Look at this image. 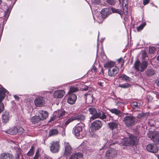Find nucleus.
<instances>
[{"mask_svg":"<svg viewBox=\"0 0 159 159\" xmlns=\"http://www.w3.org/2000/svg\"><path fill=\"white\" fill-rule=\"evenodd\" d=\"M117 139V143L125 146H133L137 141V138L132 134L129 135L128 138L120 139L118 138Z\"/></svg>","mask_w":159,"mask_h":159,"instance_id":"obj_1","label":"nucleus"},{"mask_svg":"<svg viewBox=\"0 0 159 159\" xmlns=\"http://www.w3.org/2000/svg\"><path fill=\"white\" fill-rule=\"evenodd\" d=\"M136 118L132 116H127L124 117L123 121L128 127L132 126L136 122Z\"/></svg>","mask_w":159,"mask_h":159,"instance_id":"obj_2","label":"nucleus"},{"mask_svg":"<svg viewBox=\"0 0 159 159\" xmlns=\"http://www.w3.org/2000/svg\"><path fill=\"white\" fill-rule=\"evenodd\" d=\"M85 119V117L83 115L80 114L77 115L72 116L68 119L65 122V126L67 125L70 123L75 120L83 121Z\"/></svg>","mask_w":159,"mask_h":159,"instance_id":"obj_3","label":"nucleus"},{"mask_svg":"<svg viewBox=\"0 0 159 159\" xmlns=\"http://www.w3.org/2000/svg\"><path fill=\"white\" fill-rule=\"evenodd\" d=\"M148 136L155 143L159 144V133L157 131H149Z\"/></svg>","mask_w":159,"mask_h":159,"instance_id":"obj_4","label":"nucleus"},{"mask_svg":"<svg viewBox=\"0 0 159 159\" xmlns=\"http://www.w3.org/2000/svg\"><path fill=\"white\" fill-rule=\"evenodd\" d=\"M7 91L4 88H0V113L4 109V106L2 102L5 97V94Z\"/></svg>","mask_w":159,"mask_h":159,"instance_id":"obj_5","label":"nucleus"},{"mask_svg":"<svg viewBox=\"0 0 159 159\" xmlns=\"http://www.w3.org/2000/svg\"><path fill=\"white\" fill-rule=\"evenodd\" d=\"M117 151L115 149L110 148L106 152V157L107 159H113L117 156Z\"/></svg>","mask_w":159,"mask_h":159,"instance_id":"obj_6","label":"nucleus"},{"mask_svg":"<svg viewBox=\"0 0 159 159\" xmlns=\"http://www.w3.org/2000/svg\"><path fill=\"white\" fill-rule=\"evenodd\" d=\"M106 118L107 116L104 112L99 111L98 112L97 110H96L95 113H94L93 116H92L90 117V120H93L96 119L98 118L102 120H104L106 119Z\"/></svg>","mask_w":159,"mask_h":159,"instance_id":"obj_7","label":"nucleus"},{"mask_svg":"<svg viewBox=\"0 0 159 159\" xmlns=\"http://www.w3.org/2000/svg\"><path fill=\"white\" fill-rule=\"evenodd\" d=\"M102 125V124L101 120H96L91 123V128L93 130L96 131L99 129Z\"/></svg>","mask_w":159,"mask_h":159,"instance_id":"obj_8","label":"nucleus"},{"mask_svg":"<svg viewBox=\"0 0 159 159\" xmlns=\"http://www.w3.org/2000/svg\"><path fill=\"white\" fill-rule=\"evenodd\" d=\"M34 103L36 107H40L45 105V101L43 97H39L35 98L34 100Z\"/></svg>","mask_w":159,"mask_h":159,"instance_id":"obj_9","label":"nucleus"},{"mask_svg":"<svg viewBox=\"0 0 159 159\" xmlns=\"http://www.w3.org/2000/svg\"><path fill=\"white\" fill-rule=\"evenodd\" d=\"M65 151L64 153V156L67 157L72 152V149L68 142H65Z\"/></svg>","mask_w":159,"mask_h":159,"instance_id":"obj_10","label":"nucleus"},{"mask_svg":"<svg viewBox=\"0 0 159 159\" xmlns=\"http://www.w3.org/2000/svg\"><path fill=\"white\" fill-rule=\"evenodd\" d=\"M146 149L150 152L155 153L158 151V148L157 146L155 144L150 143L147 146Z\"/></svg>","mask_w":159,"mask_h":159,"instance_id":"obj_11","label":"nucleus"},{"mask_svg":"<svg viewBox=\"0 0 159 159\" xmlns=\"http://www.w3.org/2000/svg\"><path fill=\"white\" fill-rule=\"evenodd\" d=\"M50 150L53 153H56L59 151L60 145L58 142H53L50 146Z\"/></svg>","mask_w":159,"mask_h":159,"instance_id":"obj_12","label":"nucleus"},{"mask_svg":"<svg viewBox=\"0 0 159 159\" xmlns=\"http://www.w3.org/2000/svg\"><path fill=\"white\" fill-rule=\"evenodd\" d=\"M119 69L118 67L115 66L114 67H112L108 69V75L111 77H114L115 76L118 72Z\"/></svg>","mask_w":159,"mask_h":159,"instance_id":"obj_13","label":"nucleus"},{"mask_svg":"<svg viewBox=\"0 0 159 159\" xmlns=\"http://www.w3.org/2000/svg\"><path fill=\"white\" fill-rule=\"evenodd\" d=\"M67 96V102L70 104H73L75 103L77 99L76 95L74 94L68 93Z\"/></svg>","mask_w":159,"mask_h":159,"instance_id":"obj_14","label":"nucleus"},{"mask_svg":"<svg viewBox=\"0 0 159 159\" xmlns=\"http://www.w3.org/2000/svg\"><path fill=\"white\" fill-rule=\"evenodd\" d=\"M82 128L80 126H75L73 129V131L75 135L77 137H79V138H81L82 136L80 135L82 133Z\"/></svg>","mask_w":159,"mask_h":159,"instance_id":"obj_15","label":"nucleus"},{"mask_svg":"<svg viewBox=\"0 0 159 159\" xmlns=\"http://www.w3.org/2000/svg\"><path fill=\"white\" fill-rule=\"evenodd\" d=\"M65 92L63 90L56 91L53 93V97L56 98H60L65 94Z\"/></svg>","mask_w":159,"mask_h":159,"instance_id":"obj_16","label":"nucleus"},{"mask_svg":"<svg viewBox=\"0 0 159 159\" xmlns=\"http://www.w3.org/2000/svg\"><path fill=\"white\" fill-rule=\"evenodd\" d=\"M39 113L38 116L41 120L45 119L48 117V113L46 111L40 110L39 111Z\"/></svg>","mask_w":159,"mask_h":159,"instance_id":"obj_17","label":"nucleus"},{"mask_svg":"<svg viewBox=\"0 0 159 159\" xmlns=\"http://www.w3.org/2000/svg\"><path fill=\"white\" fill-rule=\"evenodd\" d=\"M0 159H14V158L11 154L4 152L0 154Z\"/></svg>","mask_w":159,"mask_h":159,"instance_id":"obj_18","label":"nucleus"},{"mask_svg":"<svg viewBox=\"0 0 159 159\" xmlns=\"http://www.w3.org/2000/svg\"><path fill=\"white\" fill-rule=\"evenodd\" d=\"M10 117L9 114L8 112L5 111L2 113V118L3 122H7L9 120Z\"/></svg>","mask_w":159,"mask_h":159,"instance_id":"obj_19","label":"nucleus"},{"mask_svg":"<svg viewBox=\"0 0 159 159\" xmlns=\"http://www.w3.org/2000/svg\"><path fill=\"white\" fill-rule=\"evenodd\" d=\"M109 127L111 129L113 130L114 129H116L118 127V124L117 120H115V121H112L108 123Z\"/></svg>","mask_w":159,"mask_h":159,"instance_id":"obj_20","label":"nucleus"},{"mask_svg":"<svg viewBox=\"0 0 159 159\" xmlns=\"http://www.w3.org/2000/svg\"><path fill=\"white\" fill-rule=\"evenodd\" d=\"M83 156V154L80 152L73 153L69 157V159H78L82 157Z\"/></svg>","mask_w":159,"mask_h":159,"instance_id":"obj_21","label":"nucleus"},{"mask_svg":"<svg viewBox=\"0 0 159 159\" xmlns=\"http://www.w3.org/2000/svg\"><path fill=\"white\" fill-rule=\"evenodd\" d=\"M109 111L112 113L118 116L121 115V112L120 110L115 108L108 109Z\"/></svg>","mask_w":159,"mask_h":159,"instance_id":"obj_22","label":"nucleus"},{"mask_svg":"<svg viewBox=\"0 0 159 159\" xmlns=\"http://www.w3.org/2000/svg\"><path fill=\"white\" fill-rule=\"evenodd\" d=\"M148 65V63L147 61H143L140 64V71H143L147 67Z\"/></svg>","mask_w":159,"mask_h":159,"instance_id":"obj_23","label":"nucleus"},{"mask_svg":"<svg viewBox=\"0 0 159 159\" xmlns=\"http://www.w3.org/2000/svg\"><path fill=\"white\" fill-rule=\"evenodd\" d=\"M16 127H13L7 130L6 132L10 134H14L17 133Z\"/></svg>","mask_w":159,"mask_h":159,"instance_id":"obj_24","label":"nucleus"},{"mask_svg":"<svg viewBox=\"0 0 159 159\" xmlns=\"http://www.w3.org/2000/svg\"><path fill=\"white\" fill-rule=\"evenodd\" d=\"M146 75L148 76H151L154 75L155 73V71L152 69H148L145 71Z\"/></svg>","mask_w":159,"mask_h":159,"instance_id":"obj_25","label":"nucleus"},{"mask_svg":"<svg viewBox=\"0 0 159 159\" xmlns=\"http://www.w3.org/2000/svg\"><path fill=\"white\" fill-rule=\"evenodd\" d=\"M102 16H107L110 13V10L108 8H104L101 11Z\"/></svg>","mask_w":159,"mask_h":159,"instance_id":"obj_26","label":"nucleus"},{"mask_svg":"<svg viewBox=\"0 0 159 159\" xmlns=\"http://www.w3.org/2000/svg\"><path fill=\"white\" fill-rule=\"evenodd\" d=\"M55 113L57 115V118H58V119H61L62 117L65 115V111L60 110L56 112Z\"/></svg>","mask_w":159,"mask_h":159,"instance_id":"obj_27","label":"nucleus"},{"mask_svg":"<svg viewBox=\"0 0 159 159\" xmlns=\"http://www.w3.org/2000/svg\"><path fill=\"white\" fill-rule=\"evenodd\" d=\"M119 79L121 80H125L126 82L130 81L131 78L125 74H122L119 77Z\"/></svg>","mask_w":159,"mask_h":159,"instance_id":"obj_28","label":"nucleus"},{"mask_svg":"<svg viewBox=\"0 0 159 159\" xmlns=\"http://www.w3.org/2000/svg\"><path fill=\"white\" fill-rule=\"evenodd\" d=\"M10 13V12L9 10V8L8 7L6 9V11H5L4 13V15L3 16L4 18H3V19L4 20V21H7L9 16Z\"/></svg>","mask_w":159,"mask_h":159,"instance_id":"obj_29","label":"nucleus"},{"mask_svg":"<svg viewBox=\"0 0 159 159\" xmlns=\"http://www.w3.org/2000/svg\"><path fill=\"white\" fill-rule=\"evenodd\" d=\"M140 64L141 63L138 60H136L134 63V67L137 71L140 70L139 67H140Z\"/></svg>","mask_w":159,"mask_h":159,"instance_id":"obj_30","label":"nucleus"},{"mask_svg":"<svg viewBox=\"0 0 159 159\" xmlns=\"http://www.w3.org/2000/svg\"><path fill=\"white\" fill-rule=\"evenodd\" d=\"M58 133V131L57 129H52L50 130L49 132V136H51L57 135Z\"/></svg>","mask_w":159,"mask_h":159,"instance_id":"obj_31","label":"nucleus"},{"mask_svg":"<svg viewBox=\"0 0 159 159\" xmlns=\"http://www.w3.org/2000/svg\"><path fill=\"white\" fill-rule=\"evenodd\" d=\"M40 120L38 116H33L31 118V122L34 124L37 123Z\"/></svg>","mask_w":159,"mask_h":159,"instance_id":"obj_32","label":"nucleus"},{"mask_svg":"<svg viewBox=\"0 0 159 159\" xmlns=\"http://www.w3.org/2000/svg\"><path fill=\"white\" fill-rule=\"evenodd\" d=\"M115 63L113 62H109L107 63L104 65V67H108L109 68H110L112 67H114L115 66Z\"/></svg>","mask_w":159,"mask_h":159,"instance_id":"obj_33","label":"nucleus"},{"mask_svg":"<svg viewBox=\"0 0 159 159\" xmlns=\"http://www.w3.org/2000/svg\"><path fill=\"white\" fill-rule=\"evenodd\" d=\"M111 9L113 13H118L120 15H121L122 14V11L119 9H116L113 7H112L111 8Z\"/></svg>","mask_w":159,"mask_h":159,"instance_id":"obj_34","label":"nucleus"},{"mask_svg":"<svg viewBox=\"0 0 159 159\" xmlns=\"http://www.w3.org/2000/svg\"><path fill=\"white\" fill-rule=\"evenodd\" d=\"M78 91L79 89L78 88L75 87V86H72L70 88L69 91L68 92V93H75Z\"/></svg>","mask_w":159,"mask_h":159,"instance_id":"obj_35","label":"nucleus"},{"mask_svg":"<svg viewBox=\"0 0 159 159\" xmlns=\"http://www.w3.org/2000/svg\"><path fill=\"white\" fill-rule=\"evenodd\" d=\"M130 105L134 109H137L139 108L138 103L137 102H131L130 103Z\"/></svg>","mask_w":159,"mask_h":159,"instance_id":"obj_36","label":"nucleus"},{"mask_svg":"<svg viewBox=\"0 0 159 159\" xmlns=\"http://www.w3.org/2000/svg\"><path fill=\"white\" fill-rule=\"evenodd\" d=\"M96 109L94 107H91L89 108L88 111L91 114L92 116L94 114V113H95L96 111Z\"/></svg>","mask_w":159,"mask_h":159,"instance_id":"obj_37","label":"nucleus"},{"mask_svg":"<svg viewBox=\"0 0 159 159\" xmlns=\"http://www.w3.org/2000/svg\"><path fill=\"white\" fill-rule=\"evenodd\" d=\"M34 153V147L32 146L30 151L27 153V155L28 156H32Z\"/></svg>","mask_w":159,"mask_h":159,"instance_id":"obj_38","label":"nucleus"},{"mask_svg":"<svg viewBox=\"0 0 159 159\" xmlns=\"http://www.w3.org/2000/svg\"><path fill=\"white\" fill-rule=\"evenodd\" d=\"M130 86L129 84L127 83H126L122 84H119L118 86L119 87L125 89L129 87Z\"/></svg>","mask_w":159,"mask_h":159,"instance_id":"obj_39","label":"nucleus"},{"mask_svg":"<svg viewBox=\"0 0 159 159\" xmlns=\"http://www.w3.org/2000/svg\"><path fill=\"white\" fill-rule=\"evenodd\" d=\"M17 133H19L20 134H22L24 131V129L21 127H16Z\"/></svg>","mask_w":159,"mask_h":159,"instance_id":"obj_40","label":"nucleus"},{"mask_svg":"<svg viewBox=\"0 0 159 159\" xmlns=\"http://www.w3.org/2000/svg\"><path fill=\"white\" fill-rule=\"evenodd\" d=\"M146 24L145 23H144L140 25L139 26L137 27V30L138 31H139L142 30L144 27L145 26Z\"/></svg>","mask_w":159,"mask_h":159,"instance_id":"obj_41","label":"nucleus"},{"mask_svg":"<svg viewBox=\"0 0 159 159\" xmlns=\"http://www.w3.org/2000/svg\"><path fill=\"white\" fill-rule=\"evenodd\" d=\"M107 2L109 5H114L116 2V0H106Z\"/></svg>","mask_w":159,"mask_h":159,"instance_id":"obj_42","label":"nucleus"},{"mask_svg":"<svg viewBox=\"0 0 159 159\" xmlns=\"http://www.w3.org/2000/svg\"><path fill=\"white\" fill-rule=\"evenodd\" d=\"M91 2L94 5H96L99 4L101 2L100 0H92Z\"/></svg>","mask_w":159,"mask_h":159,"instance_id":"obj_43","label":"nucleus"},{"mask_svg":"<svg viewBox=\"0 0 159 159\" xmlns=\"http://www.w3.org/2000/svg\"><path fill=\"white\" fill-rule=\"evenodd\" d=\"M84 97L85 98L86 100L88 98H90L91 101H92L93 100V96L92 95L86 93L84 95Z\"/></svg>","mask_w":159,"mask_h":159,"instance_id":"obj_44","label":"nucleus"},{"mask_svg":"<svg viewBox=\"0 0 159 159\" xmlns=\"http://www.w3.org/2000/svg\"><path fill=\"white\" fill-rule=\"evenodd\" d=\"M128 5L127 4H125V6L123 7V11L124 13H126L127 14L128 13Z\"/></svg>","mask_w":159,"mask_h":159,"instance_id":"obj_45","label":"nucleus"},{"mask_svg":"<svg viewBox=\"0 0 159 159\" xmlns=\"http://www.w3.org/2000/svg\"><path fill=\"white\" fill-rule=\"evenodd\" d=\"M39 156V154L38 151H37L35 153V156L34 157V159H38Z\"/></svg>","mask_w":159,"mask_h":159,"instance_id":"obj_46","label":"nucleus"},{"mask_svg":"<svg viewBox=\"0 0 159 159\" xmlns=\"http://www.w3.org/2000/svg\"><path fill=\"white\" fill-rule=\"evenodd\" d=\"M149 50L150 52L153 53L155 51L156 49L154 47H151L149 48Z\"/></svg>","mask_w":159,"mask_h":159,"instance_id":"obj_47","label":"nucleus"},{"mask_svg":"<svg viewBox=\"0 0 159 159\" xmlns=\"http://www.w3.org/2000/svg\"><path fill=\"white\" fill-rule=\"evenodd\" d=\"M55 114H56L55 113L54 114V115L49 120V122H51L54 120L56 118L57 116V115H56V114L55 115Z\"/></svg>","mask_w":159,"mask_h":159,"instance_id":"obj_48","label":"nucleus"},{"mask_svg":"<svg viewBox=\"0 0 159 159\" xmlns=\"http://www.w3.org/2000/svg\"><path fill=\"white\" fill-rule=\"evenodd\" d=\"M117 60L119 63H120L121 62H122V64L121 65L122 66V65L124 64V61L122 59V58L121 57L119 59H118Z\"/></svg>","mask_w":159,"mask_h":159,"instance_id":"obj_49","label":"nucleus"},{"mask_svg":"<svg viewBox=\"0 0 159 159\" xmlns=\"http://www.w3.org/2000/svg\"><path fill=\"white\" fill-rule=\"evenodd\" d=\"M20 155V152H17L15 157V159H19Z\"/></svg>","mask_w":159,"mask_h":159,"instance_id":"obj_50","label":"nucleus"},{"mask_svg":"<svg viewBox=\"0 0 159 159\" xmlns=\"http://www.w3.org/2000/svg\"><path fill=\"white\" fill-rule=\"evenodd\" d=\"M116 106H120L121 105L123 104V103L122 102L118 101H116Z\"/></svg>","mask_w":159,"mask_h":159,"instance_id":"obj_51","label":"nucleus"},{"mask_svg":"<svg viewBox=\"0 0 159 159\" xmlns=\"http://www.w3.org/2000/svg\"><path fill=\"white\" fill-rule=\"evenodd\" d=\"M143 116V113H139L138 114L137 117L138 118H141Z\"/></svg>","mask_w":159,"mask_h":159,"instance_id":"obj_52","label":"nucleus"},{"mask_svg":"<svg viewBox=\"0 0 159 159\" xmlns=\"http://www.w3.org/2000/svg\"><path fill=\"white\" fill-rule=\"evenodd\" d=\"M149 2V0H143V4L146 5L148 4Z\"/></svg>","mask_w":159,"mask_h":159,"instance_id":"obj_53","label":"nucleus"},{"mask_svg":"<svg viewBox=\"0 0 159 159\" xmlns=\"http://www.w3.org/2000/svg\"><path fill=\"white\" fill-rule=\"evenodd\" d=\"M84 88H83L82 89V91H86L88 89V87L87 86H85V85H84Z\"/></svg>","mask_w":159,"mask_h":159,"instance_id":"obj_54","label":"nucleus"},{"mask_svg":"<svg viewBox=\"0 0 159 159\" xmlns=\"http://www.w3.org/2000/svg\"><path fill=\"white\" fill-rule=\"evenodd\" d=\"M14 97L16 100H19V98L18 95H14Z\"/></svg>","mask_w":159,"mask_h":159,"instance_id":"obj_55","label":"nucleus"},{"mask_svg":"<svg viewBox=\"0 0 159 159\" xmlns=\"http://www.w3.org/2000/svg\"><path fill=\"white\" fill-rule=\"evenodd\" d=\"M156 83L157 86L159 87V79H157L156 81Z\"/></svg>","mask_w":159,"mask_h":159,"instance_id":"obj_56","label":"nucleus"},{"mask_svg":"<svg viewBox=\"0 0 159 159\" xmlns=\"http://www.w3.org/2000/svg\"><path fill=\"white\" fill-rule=\"evenodd\" d=\"M44 159H52L50 157L48 156H46L44 157Z\"/></svg>","mask_w":159,"mask_h":159,"instance_id":"obj_57","label":"nucleus"},{"mask_svg":"<svg viewBox=\"0 0 159 159\" xmlns=\"http://www.w3.org/2000/svg\"><path fill=\"white\" fill-rule=\"evenodd\" d=\"M107 118V120H111V119L112 118V117L111 116H109V119L108 120L107 119L108 118L107 117V118H106V119Z\"/></svg>","mask_w":159,"mask_h":159,"instance_id":"obj_58","label":"nucleus"},{"mask_svg":"<svg viewBox=\"0 0 159 159\" xmlns=\"http://www.w3.org/2000/svg\"><path fill=\"white\" fill-rule=\"evenodd\" d=\"M98 84L99 85H100V86H102V84L101 82H98Z\"/></svg>","mask_w":159,"mask_h":159,"instance_id":"obj_59","label":"nucleus"},{"mask_svg":"<svg viewBox=\"0 0 159 159\" xmlns=\"http://www.w3.org/2000/svg\"><path fill=\"white\" fill-rule=\"evenodd\" d=\"M157 59L159 61V55L157 56Z\"/></svg>","mask_w":159,"mask_h":159,"instance_id":"obj_60","label":"nucleus"},{"mask_svg":"<svg viewBox=\"0 0 159 159\" xmlns=\"http://www.w3.org/2000/svg\"><path fill=\"white\" fill-rule=\"evenodd\" d=\"M2 0H0V5L2 3Z\"/></svg>","mask_w":159,"mask_h":159,"instance_id":"obj_61","label":"nucleus"},{"mask_svg":"<svg viewBox=\"0 0 159 159\" xmlns=\"http://www.w3.org/2000/svg\"><path fill=\"white\" fill-rule=\"evenodd\" d=\"M102 69H101V71L102 72V73H103V70H102Z\"/></svg>","mask_w":159,"mask_h":159,"instance_id":"obj_62","label":"nucleus"},{"mask_svg":"<svg viewBox=\"0 0 159 159\" xmlns=\"http://www.w3.org/2000/svg\"><path fill=\"white\" fill-rule=\"evenodd\" d=\"M96 69H97V68H96V69H94V70L95 71V70H96Z\"/></svg>","mask_w":159,"mask_h":159,"instance_id":"obj_63","label":"nucleus"},{"mask_svg":"<svg viewBox=\"0 0 159 159\" xmlns=\"http://www.w3.org/2000/svg\"><path fill=\"white\" fill-rule=\"evenodd\" d=\"M96 69H97V68H96V69H94V70L95 71V70H96Z\"/></svg>","mask_w":159,"mask_h":159,"instance_id":"obj_64","label":"nucleus"}]
</instances>
